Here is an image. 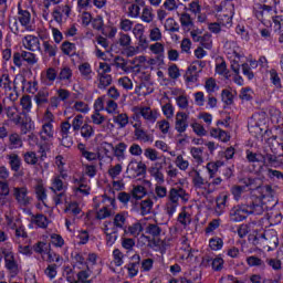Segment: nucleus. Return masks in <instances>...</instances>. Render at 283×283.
<instances>
[{"instance_id":"obj_57","label":"nucleus","mask_w":283,"mask_h":283,"mask_svg":"<svg viewBox=\"0 0 283 283\" xmlns=\"http://www.w3.org/2000/svg\"><path fill=\"white\" fill-rule=\"evenodd\" d=\"M221 101L226 105H233V93L229 90H223L221 92Z\"/></svg>"},{"instance_id":"obj_44","label":"nucleus","mask_w":283,"mask_h":283,"mask_svg":"<svg viewBox=\"0 0 283 283\" xmlns=\"http://www.w3.org/2000/svg\"><path fill=\"white\" fill-rule=\"evenodd\" d=\"M9 142L12 149H19V147H23V140L21 139V136L17 133H12L9 136Z\"/></svg>"},{"instance_id":"obj_36","label":"nucleus","mask_w":283,"mask_h":283,"mask_svg":"<svg viewBox=\"0 0 283 283\" xmlns=\"http://www.w3.org/2000/svg\"><path fill=\"white\" fill-rule=\"evenodd\" d=\"M80 74L85 81H92V65L85 62L78 66Z\"/></svg>"},{"instance_id":"obj_18","label":"nucleus","mask_w":283,"mask_h":283,"mask_svg":"<svg viewBox=\"0 0 283 283\" xmlns=\"http://www.w3.org/2000/svg\"><path fill=\"white\" fill-rule=\"evenodd\" d=\"M34 193L36 196V199L40 202H45L48 200V190L45 189V186L43 185V180L38 179L36 184L34 186Z\"/></svg>"},{"instance_id":"obj_55","label":"nucleus","mask_w":283,"mask_h":283,"mask_svg":"<svg viewBox=\"0 0 283 283\" xmlns=\"http://www.w3.org/2000/svg\"><path fill=\"white\" fill-rule=\"evenodd\" d=\"M73 109H75V112H80L81 114H87V112H90V105H87L85 102L77 101L74 103Z\"/></svg>"},{"instance_id":"obj_32","label":"nucleus","mask_w":283,"mask_h":283,"mask_svg":"<svg viewBox=\"0 0 283 283\" xmlns=\"http://www.w3.org/2000/svg\"><path fill=\"white\" fill-rule=\"evenodd\" d=\"M22 156L27 165H31L32 167L39 165V156H36V153L29 150L24 153Z\"/></svg>"},{"instance_id":"obj_49","label":"nucleus","mask_w":283,"mask_h":283,"mask_svg":"<svg viewBox=\"0 0 283 283\" xmlns=\"http://www.w3.org/2000/svg\"><path fill=\"white\" fill-rule=\"evenodd\" d=\"M133 198L140 200L147 196V190L144 186H135L132 190Z\"/></svg>"},{"instance_id":"obj_17","label":"nucleus","mask_w":283,"mask_h":283,"mask_svg":"<svg viewBox=\"0 0 283 283\" xmlns=\"http://www.w3.org/2000/svg\"><path fill=\"white\" fill-rule=\"evenodd\" d=\"M128 169L134 171L136 176H145V174H147V165L138 160H132L128 165Z\"/></svg>"},{"instance_id":"obj_24","label":"nucleus","mask_w":283,"mask_h":283,"mask_svg":"<svg viewBox=\"0 0 283 283\" xmlns=\"http://www.w3.org/2000/svg\"><path fill=\"white\" fill-rule=\"evenodd\" d=\"M40 136L42 140H50V138H54V125L50 122H44Z\"/></svg>"},{"instance_id":"obj_38","label":"nucleus","mask_w":283,"mask_h":283,"mask_svg":"<svg viewBox=\"0 0 283 283\" xmlns=\"http://www.w3.org/2000/svg\"><path fill=\"white\" fill-rule=\"evenodd\" d=\"M97 87L98 90H107L112 85V75H97Z\"/></svg>"},{"instance_id":"obj_45","label":"nucleus","mask_w":283,"mask_h":283,"mask_svg":"<svg viewBox=\"0 0 283 283\" xmlns=\"http://www.w3.org/2000/svg\"><path fill=\"white\" fill-rule=\"evenodd\" d=\"M0 87L4 90V92H12V81L10 80V75L2 74L0 77Z\"/></svg>"},{"instance_id":"obj_42","label":"nucleus","mask_w":283,"mask_h":283,"mask_svg":"<svg viewBox=\"0 0 283 283\" xmlns=\"http://www.w3.org/2000/svg\"><path fill=\"white\" fill-rule=\"evenodd\" d=\"M134 134L137 140H142L143 143H154L151 135L147 134L143 128L135 130Z\"/></svg>"},{"instance_id":"obj_13","label":"nucleus","mask_w":283,"mask_h":283,"mask_svg":"<svg viewBox=\"0 0 283 283\" xmlns=\"http://www.w3.org/2000/svg\"><path fill=\"white\" fill-rule=\"evenodd\" d=\"M148 172L153 178H155L158 185H163L165 182V175L163 174V163H155L148 169Z\"/></svg>"},{"instance_id":"obj_40","label":"nucleus","mask_w":283,"mask_h":283,"mask_svg":"<svg viewBox=\"0 0 283 283\" xmlns=\"http://www.w3.org/2000/svg\"><path fill=\"white\" fill-rule=\"evenodd\" d=\"M43 48H44V53H46L48 56H50V57L56 56V52H59V46H56V44H54L50 41H44Z\"/></svg>"},{"instance_id":"obj_8","label":"nucleus","mask_w":283,"mask_h":283,"mask_svg":"<svg viewBox=\"0 0 283 283\" xmlns=\"http://www.w3.org/2000/svg\"><path fill=\"white\" fill-rule=\"evenodd\" d=\"M18 21L21 23L22 28L27 30V32H34V25H32V14L30 11L19 8Z\"/></svg>"},{"instance_id":"obj_10","label":"nucleus","mask_w":283,"mask_h":283,"mask_svg":"<svg viewBox=\"0 0 283 283\" xmlns=\"http://www.w3.org/2000/svg\"><path fill=\"white\" fill-rule=\"evenodd\" d=\"M189 115L184 112H178L175 119V129L178 134H185L187 127H189Z\"/></svg>"},{"instance_id":"obj_3","label":"nucleus","mask_w":283,"mask_h":283,"mask_svg":"<svg viewBox=\"0 0 283 283\" xmlns=\"http://www.w3.org/2000/svg\"><path fill=\"white\" fill-rule=\"evenodd\" d=\"M133 118H140L143 117L144 120L148 123H155L158 120V111L151 109L149 106H134L133 107Z\"/></svg>"},{"instance_id":"obj_25","label":"nucleus","mask_w":283,"mask_h":283,"mask_svg":"<svg viewBox=\"0 0 283 283\" xmlns=\"http://www.w3.org/2000/svg\"><path fill=\"white\" fill-rule=\"evenodd\" d=\"M133 261L127 265L129 277H136L138 275V269H140V255H133Z\"/></svg>"},{"instance_id":"obj_34","label":"nucleus","mask_w":283,"mask_h":283,"mask_svg":"<svg viewBox=\"0 0 283 283\" xmlns=\"http://www.w3.org/2000/svg\"><path fill=\"white\" fill-rule=\"evenodd\" d=\"M243 187H248L250 191H255V189H260L262 187V180L258 178H248L243 179Z\"/></svg>"},{"instance_id":"obj_53","label":"nucleus","mask_w":283,"mask_h":283,"mask_svg":"<svg viewBox=\"0 0 283 283\" xmlns=\"http://www.w3.org/2000/svg\"><path fill=\"white\" fill-rule=\"evenodd\" d=\"M13 231L17 241L28 240V232L25 231V228L23 226H18Z\"/></svg>"},{"instance_id":"obj_30","label":"nucleus","mask_w":283,"mask_h":283,"mask_svg":"<svg viewBox=\"0 0 283 283\" xmlns=\"http://www.w3.org/2000/svg\"><path fill=\"white\" fill-rule=\"evenodd\" d=\"M72 76H74L72 69H70V66H64L60 70L57 78L59 81H66V83H72Z\"/></svg>"},{"instance_id":"obj_41","label":"nucleus","mask_w":283,"mask_h":283,"mask_svg":"<svg viewBox=\"0 0 283 283\" xmlns=\"http://www.w3.org/2000/svg\"><path fill=\"white\" fill-rule=\"evenodd\" d=\"M80 134L84 140H90L92 136H94V127L87 123L83 124L82 129L80 130Z\"/></svg>"},{"instance_id":"obj_54","label":"nucleus","mask_w":283,"mask_h":283,"mask_svg":"<svg viewBox=\"0 0 283 283\" xmlns=\"http://www.w3.org/2000/svg\"><path fill=\"white\" fill-rule=\"evenodd\" d=\"M220 165H222V163L220 161H217V163L211 161L207 164V170L210 178L216 177V174H218V169L220 168Z\"/></svg>"},{"instance_id":"obj_16","label":"nucleus","mask_w":283,"mask_h":283,"mask_svg":"<svg viewBox=\"0 0 283 283\" xmlns=\"http://www.w3.org/2000/svg\"><path fill=\"white\" fill-rule=\"evenodd\" d=\"M111 65H113V67H116V70H122V72H125L126 74L127 72H132V66H129V62L120 55L115 56Z\"/></svg>"},{"instance_id":"obj_5","label":"nucleus","mask_w":283,"mask_h":283,"mask_svg":"<svg viewBox=\"0 0 283 283\" xmlns=\"http://www.w3.org/2000/svg\"><path fill=\"white\" fill-rule=\"evenodd\" d=\"M254 14L263 25L266 23H271V19H273V7L266 4H255Z\"/></svg>"},{"instance_id":"obj_47","label":"nucleus","mask_w":283,"mask_h":283,"mask_svg":"<svg viewBox=\"0 0 283 283\" xmlns=\"http://www.w3.org/2000/svg\"><path fill=\"white\" fill-rule=\"evenodd\" d=\"M140 19L144 21V23H151V21H154V10L149 7H145L143 9Z\"/></svg>"},{"instance_id":"obj_60","label":"nucleus","mask_w":283,"mask_h":283,"mask_svg":"<svg viewBox=\"0 0 283 283\" xmlns=\"http://www.w3.org/2000/svg\"><path fill=\"white\" fill-rule=\"evenodd\" d=\"M83 125V115L78 114L73 118L71 127L73 128V132H80Z\"/></svg>"},{"instance_id":"obj_51","label":"nucleus","mask_w":283,"mask_h":283,"mask_svg":"<svg viewBox=\"0 0 283 283\" xmlns=\"http://www.w3.org/2000/svg\"><path fill=\"white\" fill-rule=\"evenodd\" d=\"M155 200L167 198V187L163 186L161 184H157L155 186Z\"/></svg>"},{"instance_id":"obj_27","label":"nucleus","mask_w":283,"mask_h":283,"mask_svg":"<svg viewBox=\"0 0 283 283\" xmlns=\"http://www.w3.org/2000/svg\"><path fill=\"white\" fill-rule=\"evenodd\" d=\"M7 160H9L11 171H19L21 169V157L17 153L7 155Z\"/></svg>"},{"instance_id":"obj_20","label":"nucleus","mask_w":283,"mask_h":283,"mask_svg":"<svg viewBox=\"0 0 283 283\" xmlns=\"http://www.w3.org/2000/svg\"><path fill=\"white\" fill-rule=\"evenodd\" d=\"M143 233V223L142 222H135L126 229H124V235H130V238H138Z\"/></svg>"},{"instance_id":"obj_61","label":"nucleus","mask_w":283,"mask_h":283,"mask_svg":"<svg viewBox=\"0 0 283 283\" xmlns=\"http://www.w3.org/2000/svg\"><path fill=\"white\" fill-rule=\"evenodd\" d=\"M272 21L274 24V32H283V17L282 15H273Z\"/></svg>"},{"instance_id":"obj_1","label":"nucleus","mask_w":283,"mask_h":283,"mask_svg":"<svg viewBox=\"0 0 283 283\" xmlns=\"http://www.w3.org/2000/svg\"><path fill=\"white\" fill-rule=\"evenodd\" d=\"M268 207L262 202V198H251L245 203H241L231 208L229 218L231 222H242L247 220L249 216H262L266 211Z\"/></svg>"},{"instance_id":"obj_58","label":"nucleus","mask_w":283,"mask_h":283,"mask_svg":"<svg viewBox=\"0 0 283 283\" xmlns=\"http://www.w3.org/2000/svg\"><path fill=\"white\" fill-rule=\"evenodd\" d=\"M122 247L126 251H133L136 247V240L134 238H122Z\"/></svg>"},{"instance_id":"obj_29","label":"nucleus","mask_w":283,"mask_h":283,"mask_svg":"<svg viewBox=\"0 0 283 283\" xmlns=\"http://www.w3.org/2000/svg\"><path fill=\"white\" fill-rule=\"evenodd\" d=\"M104 232L106 233V244L107 247H114L116 241L118 240V232H114L109 226H105Z\"/></svg>"},{"instance_id":"obj_48","label":"nucleus","mask_w":283,"mask_h":283,"mask_svg":"<svg viewBox=\"0 0 283 283\" xmlns=\"http://www.w3.org/2000/svg\"><path fill=\"white\" fill-rule=\"evenodd\" d=\"M112 73V64H107V62H99L97 69V76H105Z\"/></svg>"},{"instance_id":"obj_9","label":"nucleus","mask_w":283,"mask_h":283,"mask_svg":"<svg viewBox=\"0 0 283 283\" xmlns=\"http://www.w3.org/2000/svg\"><path fill=\"white\" fill-rule=\"evenodd\" d=\"M189 195L185 189L181 187L171 188L168 192V202H176L179 205L180 198L184 200V202H187L189 200Z\"/></svg>"},{"instance_id":"obj_43","label":"nucleus","mask_w":283,"mask_h":283,"mask_svg":"<svg viewBox=\"0 0 283 283\" xmlns=\"http://www.w3.org/2000/svg\"><path fill=\"white\" fill-rule=\"evenodd\" d=\"M151 209H154V201L151 199L140 201L142 216H148V213H151Z\"/></svg>"},{"instance_id":"obj_31","label":"nucleus","mask_w":283,"mask_h":283,"mask_svg":"<svg viewBox=\"0 0 283 283\" xmlns=\"http://www.w3.org/2000/svg\"><path fill=\"white\" fill-rule=\"evenodd\" d=\"M61 50L66 56H74V54H76V44L64 41L61 45Z\"/></svg>"},{"instance_id":"obj_63","label":"nucleus","mask_w":283,"mask_h":283,"mask_svg":"<svg viewBox=\"0 0 283 283\" xmlns=\"http://www.w3.org/2000/svg\"><path fill=\"white\" fill-rule=\"evenodd\" d=\"M247 262H248L249 266H262L263 269L266 266L264 264V261H262V259L254 256V255L249 256L247 259Z\"/></svg>"},{"instance_id":"obj_22","label":"nucleus","mask_w":283,"mask_h":283,"mask_svg":"<svg viewBox=\"0 0 283 283\" xmlns=\"http://www.w3.org/2000/svg\"><path fill=\"white\" fill-rule=\"evenodd\" d=\"M140 8H145V0H135V3L128 7V15L133 19L140 17Z\"/></svg>"},{"instance_id":"obj_26","label":"nucleus","mask_w":283,"mask_h":283,"mask_svg":"<svg viewBox=\"0 0 283 283\" xmlns=\"http://www.w3.org/2000/svg\"><path fill=\"white\" fill-rule=\"evenodd\" d=\"M31 222L36 224L40 229H48V224H50V220H48V217L43 213L33 214Z\"/></svg>"},{"instance_id":"obj_50","label":"nucleus","mask_w":283,"mask_h":283,"mask_svg":"<svg viewBox=\"0 0 283 283\" xmlns=\"http://www.w3.org/2000/svg\"><path fill=\"white\" fill-rule=\"evenodd\" d=\"M91 275H92V272L90 271V268H87V270H82L77 273V282L92 283V280H90Z\"/></svg>"},{"instance_id":"obj_12","label":"nucleus","mask_w":283,"mask_h":283,"mask_svg":"<svg viewBox=\"0 0 283 283\" xmlns=\"http://www.w3.org/2000/svg\"><path fill=\"white\" fill-rule=\"evenodd\" d=\"M2 255H4L6 266L11 273H17L19 271V264L14 260V253L12 251L3 249Z\"/></svg>"},{"instance_id":"obj_37","label":"nucleus","mask_w":283,"mask_h":283,"mask_svg":"<svg viewBox=\"0 0 283 283\" xmlns=\"http://www.w3.org/2000/svg\"><path fill=\"white\" fill-rule=\"evenodd\" d=\"M113 123L118 125L122 129L129 125V116L127 114L122 113L113 117Z\"/></svg>"},{"instance_id":"obj_19","label":"nucleus","mask_w":283,"mask_h":283,"mask_svg":"<svg viewBox=\"0 0 283 283\" xmlns=\"http://www.w3.org/2000/svg\"><path fill=\"white\" fill-rule=\"evenodd\" d=\"M259 191H260L263 200L266 198H270L273 202L272 207H275L277 201L275 200V190L273 189V187L271 185L261 186L259 188Z\"/></svg>"},{"instance_id":"obj_2","label":"nucleus","mask_w":283,"mask_h":283,"mask_svg":"<svg viewBox=\"0 0 283 283\" xmlns=\"http://www.w3.org/2000/svg\"><path fill=\"white\" fill-rule=\"evenodd\" d=\"M217 19L220 25L224 28H231L233 25L234 6L231 2H224L216 7Z\"/></svg>"},{"instance_id":"obj_56","label":"nucleus","mask_w":283,"mask_h":283,"mask_svg":"<svg viewBox=\"0 0 283 283\" xmlns=\"http://www.w3.org/2000/svg\"><path fill=\"white\" fill-rule=\"evenodd\" d=\"M223 245L224 242L222 241V239L218 237L210 239L209 247L212 251H220V249H222Z\"/></svg>"},{"instance_id":"obj_11","label":"nucleus","mask_w":283,"mask_h":283,"mask_svg":"<svg viewBox=\"0 0 283 283\" xmlns=\"http://www.w3.org/2000/svg\"><path fill=\"white\" fill-rule=\"evenodd\" d=\"M22 45L30 52H41V41L34 35H27L22 40Z\"/></svg>"},{"instance_id":"obj_46","label":"nucleus","mask_w":283,"mask_h":283,"mask_svg":"<svg viewBox=\"0 0 283 283\" xmlns=\"http://www.w3.org/2000/svg\"><path fill=\"white\" fill-rule=\"evenodd\" d=\"M192 182H193V186L197 189H202V187H205V185H207L209 187V181H207L205 178H202L200 176L199 171H195V176L192 178Z\"/></svg>"},{"instance_id":"obj_14","label":"nucleus","mask_w":283,"mask_h":283,"mask_svg":"<svg viewBox=\"0 0 283 283\" xmlns=\"http://www.w3.org/2000/svg\"><path fill=\"white\" fill-rule=\"evenodd\" d=\"M32 119L25 116V113L17 114L14 119L12 120L13 125H18L21 127L22 134H28L30 130V123Z\"/></svg>"},{"instance_id":"obj_7","label":"nucleus","mask_w":283,"mask_h":283,"mask_svg":"<svg viewBox=\"0 0 283 283\" xmlns=\"http://www.w3.org/2000/svg\"><path fill=\"white\" fill-rule=\"evenodd\" d=\"M13 197L17 200L18 205H20V207H28V205L32 202V198L28 196L27 187H14Z\"/></svg>"},{"instance_id":"obj_35","label":"nucleus","mask_w":283,"mask_h":283,"mask_svg":"<svg viewBox=\"0 0 283 283\" xmlns=\"http://www.w3.org/2000/svg\"><path fill=\"white\" fill-rule=\"evenodd\" d=\"M65 189H67V184H65L63 179H61V177H54L51 191H54V193H56V191H65Z\"/></svg>"},{"instance_id":"obj_39","label":"nucleus","mask_w":283,"mask_h":283,"mask_svg":"<svg viewBox=\"0 0 283 283\" xmlns=\"http://www.w3.org/2000/svg\"><path fill=\"white\" fill-rule=\"evenodd\" d=\"M48 98H50V91L42 88L35 95V103L36 105H45V103H48Z\"/></svg>"},{"instance_id":"obj_64","label":"nucleus","mask_w":283,"mask_h":283,"mask_svg":"<svg viewBox=\"0 0 283 283\" xmlns=\"http://www.w3.org/2000/svg\"><path fill=\"white\" fill-rule=\"evenodd\" d=\"M216 72L217 74H220L226 78H229V76H231V74H229V71L227 70V62H221L220 64H217Z\"/></svg>"},{"instance_id":"obj_28","label":"nucleus","mask_w":283,"mask_h":283,"mask_svg":"<svg viewBox=\"0 0 283 283\" xmlns=\"http://www.w3.org/2000/svg\"><path fill=\"white\" fill-rule=\"evenodd\" d=\"M179 21L184 30H191L193 28V19H191V15L187 12L178 13Z\"/></svg>"},{"instance_id":"obj_6","label":"nucleus","mask_w":283,"mask_h":283,"mask_svg":"<svg viewBox=\"0 0 283 283\" xmlns=\"http://www.w3.org/2000/svg\"><path fill=\"white\" fill-rule=\"evenodd\" d=\"M206 65H207V63L202 62V61L192 62L186 72L187 81H189L190 83H196V81H198V74H200V72H202V69Z\"/></svg>"},{"instance_id":"obj_23","label":"nucleus","mask_w":283,"mask_h":283,"mask_svg":"<svg viewBox=\"0 0 283 283\" xmlns=\"http://www.w3.org/2000/svg\"><path fill=\"white\" fill-rule=\"evenodd\" d=\"M145 233L154 239L160 238L163 235V228L158 223H148L145 228Z\"/></svg>"},{"instance_id":"obj_33","label":"nucleus","mask_w":283,"mask_h":283,"mask_svg":"<svg viewBox=\"0 0 283 283\" xmlns=\"http://www.w3.org/2000/svg\"><path fill=\"white\" fill-rule=\"evenodd\" d=\"M8 99H3V107L7 115V118L12 123L17 117V105L7 104Z\"/></svg>"},{"instance_id":"obj_59","label":"nucleus","mask_w":283,"mask_h":283,"mask_svg":"<svg viewBox=\"0 0 283 283\" xmlns=\"http://www.w3.org/2000/svg\"><path fill=\"white\" fill-rule=\"evenodd\" d=\"M120 174H123V165L120 164H116L115 166H111V168L108 169V176H111V178H118V176H120Z\"/></svg>"},{"instance_id":"obj_21","label":"nucleus","mask_w":283,"mask_h":283,"mask_svg":"<svg viewBox=\"0 0 283 283\" xmlns=\"http://www.w3.org/2000/svg\"><path fill=\"white\" fill-rule=\"evenodd\" d=\"M104 145H106V147H108L109 149H112L114 151V156L116 158H125V151L127 150V144L125 143H119L116 146H114V144H109V143H104Z\"/></svg>"},{"instance_id":"obj_62","label":"nucleus","mask_w":283,"mask_h":283,"mask_svg":"<svg viewBox=\"0 0 283 283\" xmlns=\"http://www.w3.org/2000/svg\"><path fill=\"white\" fill-rule=\"evenodd\" d=\"M266 176H268V178H270V180H275V178H276V180H283L282 171L275 170L273 168H269L266 170Z\"/></svg>"},{"instance_id":"obj_15","label":"nucleus","mask_w":283,"mask_h":283,"mask_svg":"<svg viewBox=\"0 0 283 283\" xmlns=\"http://www.w3.org/2000/svg\"><path fill=\"white\" fill-rule=\"evenodd\" d=\"M125 224H127V214L125 212H119L113 218V228L111 229H113L114 233H118V229L125 231L127 228Z\"/></svg>"},{"instance_id":"obj_52","label":"nucleus","mask_w":283,"mask_h":283,"mask_svg":"<svg viewBox=\"0 0 283 283\" xmlns=\"http://www.w3.org/2000/svg\"><path fill=\"white\" fill-rule=\"evenodd\" d=\"M22 61H25L29 65H35L38 63L36 55L28 51H22Z\"/></svg>"},{"instance_id":"obj_4","label":"nucleus","mask_w":283,"mask_h":283,"mask_svg":"<svg viewBox=\"0 0 283 283\" xmlns=\"http://www.w3.org/2000/svg\"><path fill=\"white\" fill-rule=\"evenodd\" d=\"M64 211L67 213V218L65 220L67 229H70L71 224H76V222L81 220V213H83V209H81V206L76 201L69 203Z\"/></svg>"}]
</instances>
